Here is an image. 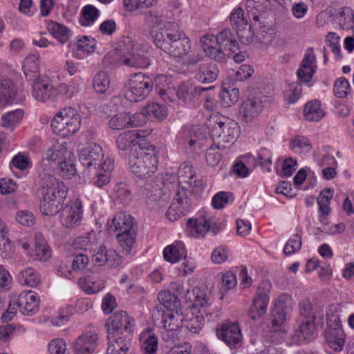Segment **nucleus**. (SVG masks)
I'll return each mask as SVG.
<instances>
[{
  "label": "nucleus",
  "instance_id": "nucleus-1",
  "mask_svg": "<svg viewBox=\"0 0 354 354\" xmlns=\"http://www.w3.org/2000/svg\"><path fill=\"white\" fill-rule=\"evenodd\" d=\"M156 35V46L169 56L178 59L183 65L190 67L202 61L203 57L200 51L192 47L189 38L178 25L165 30L162 35Z\"/></svg>",
  "mask_w": 354,
  "mask_h": 354
},
{
  "label": "nucleus",
  "instance_id": "nucleus-2",
  "mask_svg": "<svg viewBox=\"0 0 354 354\" xmlns=\"http://www.w3.org/2000/svg\"><path fill=\"white\" fill-rule=\"evenodd\" d=\"M179 294H185L186 300L193 302V307L198 309L199 315L185 320L186 328L191 333L198 334L203 326L204 316L208 317L212 315L209 310L212 306L209 291L207 288H193L192 290L187 288L185 292L182 291Z\"/></svg>",
  "mask_w": 354,
  "mask_h": 354
},
{
  "label": "nucleus",
  "instance_id": "nucleus-3",
  "mask_svg": "<svg viewBox=\"0 0 354 354\" xmlns=\"http://www.w3.org/2000/svg\"><path fill=\"white\" fill-rule=\"evenodd\" d=\"M41 197L39 210L43 215H54L59 212L66 198L64 192L60 189L59 183L51 176L42 178L41 187L38 190Z\"/></svg>",
  "mask_w": 354,
  "mask_h": 354
},
{
  "label": "nucleus",
  "instance_id": "nucleus-4",
  "mask_svg": "<svg viewBox=\"0 0 354 354\" xmlns=\"http://www.w3.org/2000/svg\"><path fill=\"white\" fill-rule=\"evenodd\" d=\"M158 149L149 144L129 159V166L133 174L139 178H148L158 169Z\"/></svg>",
  "mask_w": 354,
  "mask_h": 354
},
{
  "label": "nucleus",
  "instance_id": "nucleus-5",
  "mask_svg": "<svg viewBox=\"0 0 354 354\" xmlns=\"http://www.w3.org/2000/svg\"><path fill=\"white\" fill-rule=\"evenodd\" d=\"M116 50L118 51V63L120 64L135 68H147L150 64L149 59L142 51L138 52L129 37L120 39Z\"/></svg>",
  "mask_w": 354,
  "mask_h": 354
},
{
  "label": "nucleus",
  "instance_id": "nucleus-6",
  "mask_svg": "<svg viewBox=\"0 0 354 354\" xmlns=\"http://www.w3.org/2000/svg\"><path fill=\"white\" fill-rule=\"evenodd\" d=\"M204 51L212 59L216 62H223L225 59V52H236L239 50L238 42L229 29L221 31L214 37L216 46L208 44L206 40L208 37H204Z\"/></svg>",
  "mask_w": 354,
  "mask_h": 354
},
{
  "label": "nucleus",
  "instance_id": "nucleus-7",
  "mask_svg": "<svg viewBox=\"0 0 354 354\" xmlns=\"http://www.w3.org/2000/svg\"><path fill=\"white\" fill-rule=\"evenodd\" d=\"M135 319L126 311L118 310L110 316L105 324L107 338L114 336L131 337L135 330Z\"/></svg>",
  "mask_w": 354,
  "mask_h": 354
},
{
  "label": "nucleus",
  "instance_id": "nucleus-8",
  "mask_svg": "<svg viewBox=\"0 0 354 354\" xmlns=\"http://www.w3.org/2000/svg\"><path fill=\"white\" fill-rule=\"evenodd\" d=\"M152 79L142 73H135L130 80L125 97L130 102H138L145 99L151 91Z\"/></svg>",
  "mask_w": 354,
  "mask_h": 354
},
{
  "label": "nucleus",
  "instance_id": "nucleus-9",
  "mask_svg": "<svg viewBox=\"0 0 354 354\" xmlns=\"http://www.w3.org/2000/svg\"><path fill=\"white\" fill-rule=\"evenodd\" d=\"M238 134L237 122L229 118L217 122L212 130L213 140L217 143L216 147L222 150L226 148L225 143H232Z\"/></svg>",
  "mask_w": 354,
  "mask_h": 354
},
{
  "label": "nucleus",
  "instance_id": "nucleus-10",
  "mask_svg": "<svg viewBox=\"0 0 354 354\" xmlns=\"http://www.w3.org/2000/svg\"><path fill=\"white\" fill-rule=\"evenodd\" d=\"M40 298L39 295L32 291H23L19 295H13L10 303V308L15 311V306L19 312L26 316L35 315L39 308Z\"/></svg>",
  "mask_w": 354,
  "mask_h": 354
},
{
  "label": "nucleus",
  "instance_id": "nucleus-11",
  "mask_svg": "<svg viewBox=\"0 0 354 354\" xmlns=\"http://www.w3.org/2000/svg\"><path fill=\"white\" fill-rule=\"evenodd\" d=\"M216 334L230 349H237L242 346L243 335L238 322H227L218 324Z\"/></svg>",
  "mask_w": 354,
  "mask_h": 354
},
{
  "label": "nucleus",
  "instance_id": "nucleus-12",
  "mask_svg": "<svg viewBox=\"0 0 354 354\" xmlns=\"http://www.w3.org/2000/svg\"><path fill=\"white\" fill-rule=\"evenodd\" d=\"M30 82L32 87V95L38 102H45L55 97L57 93H65L66 91V85L64 82L53 86L41 77Z\"/></svg>",
  "mask_w": 354,
  "mask_h": 354
},
{
  "label": "nucleus",
  "instance_id": "nucleus-13",
  "mask_svg": "<svg viewBox=\"0 0 354 354\" xmlns=\"http://www.w3.org/2000/svg\"><path fill=\"white\" fill-rule=\"evenodd\" d=\"M144 16L145 23L148 26L153 43L156 41V37H158L156 34L162 35L165 30L177 25L168 21L167 17L158 10H148L144 13Z\"/></svg>",
  "mask_w": 354,
  "mask_h": 354
},
{
  "label": "nucleus",
  "instance_id": "nucleus-14",
  "mask_svg": "<svg viewBox=\"0 0 354 354\" xmlns=\"http://www.w3.org/2000/svg\"><path fill=\"white\" fill-rule=\"evenodd\" d=\"M98 333L90 327L77 337L71 344L73 354H93L98 345Z\"/></svg>",
  "mask_w": 354,
  "mask_h": 354
},
{
  "label": "nucleus",
  "instance_id": "nucleus-15",
  "mask_svg": "<svg viewBox=\"0 0 354 354\" xmlns=\"http://www.w3.org/2000/svg\"><path fill=\"white\" fill-rule=\"evenodd\" d=\"M270 288V284L266 281H262L259 286L248 312L249 316L252 319H257L266 313Z\"/></svg>",
  "mask_w": 354,
  "mask_h": 354
},
{
  "label": "nucleus",
  "instance_id": "nucleus-16",
  "mask_svg": "<svg viewBox=\"0 0 354 354\" xmlns=\"http://www.w3.org/2000/svg\"><path fill=\"white\" fill-rule=\"evenodd\" d=\"M103 158L102 149L96 143H91L79 150V160L87 168L99 167Z\"/></svg>",
  "mask_w": 354,
  "mask_h": 354
},
{
  "label": "nucleus",
  "instance_id": "nucleus-17",
  "mask_svg": "<svg viewBox=\"0 0 354 354\" xmlns=\"http://www.w3.org/2000/svg\"><path fill=\"white\" fill-rule=\"evenodd\" d=\"M317 70L316 56L313 48H308L301 60L297 75L300 81L308 83Z\"/></svg>",
  "mask_w": 354,
  "mask_h": 354
},
{
  "label": "nucleus",
  "instance_id": "nucleus-18",
  "mask_svg": "<svg viewBox=\"0 0 354 354\" xmlns=\"http://www.w3.org/2000/svg\"><path fill=\"white\" fill-rule=\"evenodd\" d=\"M187 227L192 235L202 237L207 232H210L213 235H215L220 230L212 219L206 218L205 217L196 220L189 218L187 221Z\"/></svg>",
  "mask_w": 354,
  "mask_h": 354
},
{
  "label": "nucleus",
  "instance_id": "nucleus-19",
  "mask_svg": "<svg viewBox=\"0 0 354 354\" xmlns=\"http://www.w3.org/2000/svg\"><path fill=\"white\" fill-rule=\"evenodd\" d=\"M263 110L261 100L258 97L245 100L239 107V117L245 123H250L258 117Z\"/></svg>",
  "mask_w": 354,
  "mask_h": 354
},
{
  "label": "nucleus",
  "instance_id": "nucleus-20",
  "mask_svg": "<svg viewBox=\"0 0 354 354\" xmlns=\"http://www.w3.org/2000/svg\"><path fill=\"white\" fill-rule=\"evenodd\" d=\"M117 147L122 151L127 150L130 147L138 145L140 150L149 145L138 131H127L120 134L116 139Z\"/></svg>",
  "mask_w": 354,
  "mask_h": 354
},
{
  "label": "nucleus",
  "instance_id": "nucleus-21",
  "mask_svg": "<svg viewBox=\"0 0 354 354\" xmlns=\"http://www.w3.org/2000/svg\"><path fill=\"white\" fill-rule=\"evenodd\" d=\"M181 315L182 313H170L168 319H167L165 326L160 327L162 328L161 335L164 341H174L178 338L179 330L183 322Z\"/></svg>",
  "mask_w": 354,
  "mask_h": 354
},
{
  "label": "nucleus",
  "instance_id": "nucleus-22",
  "mask_svg": "<svg viewBox=\"0 0 354 354\" xmlns=\"http://www.w3.org/2000/svg\"><path fill=\"white\" fill-rule=\"evenodd\" d=\"M189 211V203L186 196L176 193V197L166 212V216L171 221H175L185 216Z\"/></svg>",
  "mask_w": 354,
  "mask_h": 354
},
{
  "label": "nucleus",
  "instance_id": "nucleus-23",
  "mask_svg": "<svg viewBox=\"0 0 354 354\" xmlns=\"http://www.w3.org/2000/svg\"><path fill=\"white\" fill-rule=\"evenodd\" d=\"M219 74L218 66L214 62L199 65L196 71L195 79L201 83L209 84L214 82Z\"/></svg>",
  "mask_w": 354,
  "mask_h": 354
},
{
  "label": "nucleus",
  "instance_id": "nucleus-24",
  "mask_svg": "<svg viewBox=\"0 0 354 354\" xmlns=\"http://www.w3.org/2000/svg\"><path fill=\"white\" fill-rule=\"evenodd\" d=\"M66 142H63L59 145L55 146L48 153V159L57 165V170L62 173V176L64 178L66 175Z\"/></svg>",
  "mask_w": 354,
  "mask_h": 354
},
{
  "label": "nucleus",
  "instance_id": "nucleus-25",
  "mask_svg": "<svg viewBox=\"0 0 354 354\" xmlns=\"http://www.w3.org/2000/svg\"><path fill=\"white\" fill-rule=\"evenodd\" d=\"M68 207V229L79 227L84 218V209L81 200L76 198L71 201Z\"/></svg>",
  "mask_w": 354,
  "mask_h": 354
},
{
  "label": "nucleus",
  "instance_id": "nucleus-26",
  "mask_svg": "<svg viewBox=\"0 0 354 354\" xmlns=\"http://www.w3.org/2000/svg\"><path fill=\"white\" fill-rule=\"evenodd\" d=\"M212 88V86L203 87L183 84L179 86L177 91V95L178 97L182 98L185 102L188 100L194 101L196 98H199L201 97L204 98V95H207V92Z\"/></svg>",
  "mask_w": 354,
  "mask_h": 354
},
{
  "label": "nucleus",
  "instance_id": "nucleus-27",
  "mask_svg": "<svg viewBox=\"0 0 354 354\" xmlns=\"http://www.w3.org/2000/svg\"><path fill=\"white\" fill-rule=\"evenodd\" d=\"M345 336L342 328L326 329L324 334L326 344L336 352L342 350L345 344Z\"/></svg>",
  "mask_w": 354,
  "mask_h": 354
},
{
  "label": "nucleus",
  "instance_id": "nucleus-28",
  "mask_svg": "<svg viewBox=\"0 0 354 354\" xmlns=\"http://www.w3.org/2000/svg\"><path fill=\"white\" fill-rule=\"evenodd\" d=\"M133 218L131 215L125 212H119L112 219L109 227V232H124L134 230Z\"/></svg>",
  "mask_w": 354,
  "mask_h": 354
},
{
  "label": "nucleus",
  "instance_id": "nucleus-29",
  "mask_svg": "<svg viewBox=\"0 0 354 354\" xmlns=\"http://www.w3.org/2000/svg\"><path fill=\"white\" fill-rule=\"evenodd\" d=\"M24 72L28 81L38 80L39 75V55L37 54L28 55L24 62Z\"/></svg>",
  "mask_w": 354,
  "mask_h": 354
},
{
  "label": "nucleus",
  "instance_id": "nucleus-30",
  "mask_svg": "<svg viewBox=\"0 0 354 354\" xmlns=\"http://www.w3.org/2000/svg\"><path fill=\"white\" fill-rule=\"evenodd\" d=\"M131 337L114 336L109 339L106 354H126L130 346Z\"/></svg>",
  "mask_w": 354,
  "mask_h": 354
},
{
  "label": "nucleus",
  "instance_id": "nucleus-31",
  "mask_svg": "<svg viewBox=\"0 0 354 354\" xmlns=\"http://www.w3.org/2000/svg\"><path fill=\"white\" fill-rule=\"evenodd\" d=\"M158 299L160 304L164 306L169 313H182L180 300L169 291H161L158 295Z\"/></svg>",
  "mask_w": 354,
  "mask_h": 354
},
{
  "label": "nucleus",
  "instance_id": "nucleus-32",
  "mask_svg": "<svg viewBox=\"0 0 354 354\" xmlns=\"http://www.w3.org/2000/svg\"><path fill=\"white\" fill-rule=\"evenodd\" d=\"M15 89L10 80H0V108L10 104L15 97Z\"/></svg>",
  "mask_w": 354,
  "mask_h": 354
},
{
  "label": "nucleus",
  "instance_id": "nucleus-33",
  "mask_svg": "<svg viewBox=\"0 0 354 354\" xmlns=\"http://www.w3.org/2000/svg\"><path fill=\"white\" fill-rule=\"evenodd\" d=\"M291 299L288 295H281L276 302L275 308L272 311L271 322L273 326H281L286 321V313L284 312L285 302L290 301Z\"/></svg>",
  "mask_w": 354,
  "mask_h": 354
},
{
  "label": "nucleus",
  "instance_id": "nucleus-34",
  "mask_svg": "<svg viewBox=\"0 0 354 354\" xmlns=\"http://www.w3.org/2000/svg\"><path fill=\"white\" fill-rule=\"evenodd\" d=\"M20 284L29 287H35L40 282V275L31 267L21 270L17 276Z\"/></svg>",
  "mask_w": 354,
  "mask_h": 354
},
{
  "label": "nucleus",
  "instance_id": "nucleus-35",
  "mask_svg": "<svg viewBox=\"0 0 354 354\" xmlns=\"http://www.w3.org/2000/svg\"><path fill=\"white\" fill-rule=\"evenodd\" d=\"M163 255L167 261L174 263L178 262L183 256H185V249L181 242L176 241L164 249Z\"/></svg>",
  "mask_w": 354,
  "mask_h": 354
},
{
  "label": "nucleus",
  "instance_id": "nucleus-36",
  "mask_svg": "<svg viewBox=\"0 0 354 354\" xmlns=\"http://www.w3.org/2000/svg\"><path fill=\"white\" fill-rule=\"evenodd\" d=\"M35 255L38 260L46 261L51 257V250L48 245L44 236L41 233H36L35 235Z\"/></svg>",
  "mask_w": 354,
  "mask_h": 354
},
{
  "label": "nucleus",
  "instance_id": "nucleus-37",
  "mask_svg": "<svg viewBox=\"0 0 354 354\" xmlns=\"http://www.w3.org/2000/svg\"><path fill=\"white\" fill-rule=\"evenodd\" d=\"M144 114L150 120L162 121L167 115V109L164 104L151 102L144 107Z\"/></svg>",
  "mask_w": 354,
  "mask_h": 354
},
{
  "label": "nucleus",
  "instance_id": "nucleus-38",
  "mask_svg": "<svg viewBox=\"0 0 354 354\" xmlns=\"http://www.w3.org/2000/svg\"><path fill=\"white\" fill-rule=\"evenodd\" d=\"M315 332L313 320H307L302 322L298 330L295 331L294 341L297 344H301L311 338Z\"/></svg>",
  "mask_w": 354,
  "mask_h": 354
},
{
  "label": "nucleus",
  "instance_id": "nucleus-39",
  "mask_svg": "<svg viewBox=\"0 0 354 354\" xmlns=\"http://www.w3.org/2000/svg\"><path fill=\"white\" fill-rule=\"evenodd\" d=\"M178 175V184L182 186L183 189L191 190L196 186L195 177L192 173L191 167L187 164L180 166Z\"/></svg>",
  "mask_w": 354,
  "mask_h": 354
},
{
  "label": "nucleus",
  "instance_id": "nucleus-40",
  "mask_svg": "<svg viewBox=\"0 0 354 354\" xmlns=\"http://www.w3.org/2000/svg\"><path fill=\"white\" fill-rule=\"evenodd\" d=\"M304 113L306 120L311 122L319 121L324 115L320 102L318 100L308 102L304 106Z\"/></svg>",
  "mask_w": 354,
  "mask_h": 354
},
{
  "label": "nucleus",
  "instance_id": "nucleus-41",
  "mask_svg": "<svg viewBox=\"0 0 354 354\" xmlns=\"http://www.w3.org/2000/svg\"><path fill=\"white\" fill-rule=\"evenodd\" d=\"M290 149L301 154H307L313 149L310 140L304 136H296L290 141Z\"/></svg>",
  "mask_w": 354,
  "mask_h": 354
},
{
  "label": "nucleus",
  "instance_id": "nucleus-42",
  "mask_svg": "<svg viewBox=\"0 0 354 354\" xmlns=\"http://www.w3.org/2000/svg\"><path fill=\"white\" fill-rule=\"evenodd\" d=\"M65 111L64 108L59 111L51 122V128L53 133L63 138L66 136V120L65 119L66 113L64 114Z\"/></svg>",
  "mask_w": 354,
  "mask_h": 354
},
{
  "label": "nucleus",
  "instance_id": "nucleus-43",
  "mask_svg": "<svg viewBox=\"0 0 354 354\" xmlns=\"http://www.w3.org/2000/svg\"><path fill=\"white\" fill-rule=\"evenodd\" d=\"M333 196V192L330 188H326L319 193L317 197V204L320 216H327L330 213L331 209L329 205Z\"/></svg>",
  "mask_w": 354,
  "mask_h": 354
},
{
  "label": "nucleus",
  "instance_id": "nucleus-44",
  "mask_svg": "<svg viewBox=\"0 0 354 354\" xmlns=\"http://www.w3.org/2000/svg\"><path fill=\"white\" fill-rule=\"evenodd\" d=\"M76 160L75 154L70 152L68 156V184L71 185V187H76L77 184L82 185L84 183V179L79 175H76V168L75 167L74 161Z\"/></svg>",
  "mask_w": 354,
  "mask_h": 354
},
{
  "label": "nucleus",
  "instance_id": "nucleus-45",
  "mask_svg": "<svg viewBox=\"0 0 354 354\" xmlns=\"http://www.w3.org/2000/svg\"><path fill=\"white\" fill-rule=\"evenodd\" d=\"M220 97L224 106H231L238 101L239 90L236 87L223 88L221 91Z\"/></svg>",
  "mask_w": 354,
  "mask_h": 354
},
{
  "label": "nucleus",
  "instance_id": "nucleus-46",
  "mask_svg": "<svg viewBox=\"0 0 354 354\" xmlns=\"http://www.w3.org/2000/svg\"><path fill=\"white\" fill-rule=\"evenodd\" d=\"M110 78L105 71H99L93 77V86L98 93H104L109 88Z\"/></svg>",
  "mask_w": 354,
  "mask_h": 354
},
{
  "label": "nucleus",
  "instance_id": "nucleus-47",
  "mask_svg": "<svg viewBox=\"0 0 354 354\" xmlns=\"http://www.w3.org/2000/svg\"><path fill=\"white\" fill-rule=\"evenodd\" d=\"M116 239L121 248L128 253L136 243L135 230L119 232L116 234Z\"/></svg>",
  "mask_w": 354,
  "mask_h": 354
},
{
  "label": "nucleus",
  "instance_id": "nucleus-48",
  "mask_svg": "<svg viewBox=\"0 0 354 354\" xmlns=\"http://www.w3.org/2000/svg\"><path fill=\"white\" fill-rule=\"evenodd\" d=\"M24 116V111L21 109H16L12 111L8 112L2 116L1 126L6 128L13 129L17 124L20 122Z\"/></svg>",
  "mask_w": 354,
  "mask_h": 354
},
{
  "label": "nucleus",
  "instance_id": "nucleus-49",
  "mask_svg": "<svg viewBox=\"0 0 354 354\" xmlns=\"http://www.w3.org/2000/svg\"><path fill=\"white\" fill-rule=\"evenodd\" d=\"M80 24L83 26L92 25L100 15V11L93 5L85 6L82 10Z\"/></svg>",
  "mask_w": 354,
  "mask_h": 354
},
{
  "label": "nucleus",
  "instance_id": "nucleus-50",
  "mask_svg": "<svg viewBox=\"0 0 354 354\" xmlns=\"http://www.w3.org/2000/svg\"><path fill=\"white\" fill-rule=\"evenodd\" d=\"M49 32L62 44L66 42V27L55 21H50L47 25Z\"/></svg>",
  "mask_w": 354,
  "mask_h": 354
},
{
  "label": "nucleus",
  "instance_id": "nucleus-51",
  "mask_svg": "<svg viewBox=\"0 0 354 354\" xmlns=\"http://www.w3.org/2000/svg\"><path fill=\"white\" fill-rule=\"evenodd\" d=\"M80 287L88 294H95L104 288V283L101 281H94L89 277L80 278L78 279Z\"/></svg>",
  "mask_w": 354,
  "mask_h": 354
},
{
  "label": "nucleus",
  "instance_id": "nucleus-52",
  "mask_svg": "<svg viewBox=\"0 0 354 354\" xmlns=\"http://www.w3.org/2000/svg\"><path fill=\"white\" fill-rule=\"evenodd\" d=\"M171 313L168 311H165V308L164 306L160 304L156 305L151 313L152 319L154 324L158 326H165V323L167 322V319H168Z\"/></svg>",
  "mask_w": 354,
  "mask_h": 354
},
{
  "label": "nucleus",
  "instance_id": "nucleus-53",
  "mask_svg": "<svg viewBox=\"0 0 354 354\" xmlns=\"http://www.w3.org/2000/svg\"><path fill=\"white\" fill-rule=\"evenodd\" d=\"M272 158L271 151L266 148H262L258 152L256 164L259 165L263 170L270 172L272 165Z\"/></svg>",
  "mask_w": 354,
  "mask_h": 354
},
{
  "label": "nucleus",
  "instance_id": "nucleus-54",
  "mask_svg": "<svg viewBox=\"0 0 354 354\" xmlns=\"http://www.w3.org/2000/svg\"><path fill=\"white\" fill-rule=\"evenodd\" d=\"M81 126V117L73 108H68V133H76Z\"/></svg>",
  "mask_w": 354,
  "mask_h": 354
},
{
  "label": "nucleus",
  "instance_id": "nucleus-55",
  "mask_svg": "<svg viewBox=\"0 0 354 354\" xmlns=\"http://www.w3.org/2000/svg\"><path fill=\"white\" fill-rule=\"evenodd\" d=\"M141 194L151 201H157L160 199L162 190L158 185L151 183H145L140 188Z\"/></svg>",
  "mask_w": 354,
  "mask_h": 354
},
{
  "label": "nucleus",
  "instance_id": "nucleus-56",
  "mask_svg": "<svg viewBox=\"0 0 354 354\" xmlns=\"http://www.w3.org/2000/svg\"><path fill=\"white\" fill-rule=\"evenodd\" d=\"M114 191L118 199L124 204H129L133 199V196L131 190L123 183H120L115 185Z\"/></svg>",
  "mask_w": 354,
  "mask_h": 354
},
{
  "label": "nucleus",
  "instance_id": "nucleus-57",
  "mask_svg": "<svg viewBox=\"0 0 354 354\" xmlns=\"http://www.w3.org/2000/svg\"><path fill=\"white\" fill-rule=\"evenodd\" d=\"M206 130L205 127L201 128L196 127L192 129L190 138L188 141L189 146L191 148L194 147L196 145L201 146V142L206 138Z\"/></svg>",
  "mask_w": 354,
  "mask_h": 354
},
{
  "label": "nucleus",
  "instance_id": "nucleus-58",
  "mask_svg": "<svg viewBox=\"0 0 354 354\" xmlns=\"http://www.w3.org/2000/svg\"><path fill=\"white\" fill-rule=\"evenodd\" d=\"M326 42L334 53L335 59H340L342 55L340 53L339 37L335 32H330L326 37Z\"/></svg>",
  "mask_w": 354,
  "mask_h": 354
},
{
  "label": "nucleus",
  "instance_id": "nucleus-59",
  "mask_svg": "<svg viewBox=\"0 0 354 354\" xmlns=\"http://www.w3.org/2000/svg\"><path fill=\"white\" fill-rule=\"evenodd\" d=\"M128 113H122L111 118L109 121V126L114 130H122L129 128L128 125Z\"/></svg>",
  "mask_w": 354,
  "mask_h": 354
},
{
  "label": "nucleus",
  "instance_id": "nucleus-60",
  "mask_svg": "<svg viewBox=\"0 0 354 354\" xmlns=\"http://www.w3.org/2000/svg\"><path fill=\"white\" fill-rule=\"evenodd\" d=\"M326 329L342 328L340 316L336 308H330L326 312Z\"/></svg>",
  "mask_w": 354,
  "mask_h": 354
},
{
  "label": "nucleus",
  "instance_id": "nucleus-61",
  "mask_svg": "<svg viewBox=\"0 0 354 354\" xmlns=\"http://www.w3.org/2000/svg\"><path fill=\"white\" fill-rule=\"evenodd\" d=\"M236 30L237 37L243 44L248 45L253 41L254 33L252 31L251 26L248 23L244 26H239Z\"/></svg>",
  "mask_w": 354,
  "mask_h": 354
},
{
  "label": "nucleus",
  "instance_id": "nucleus-62",
  "mask_svg": "<svg viewBox=\"0 0 354 354\" xmlns=\"http://www.w3.org/2000/svg\"><path fill=\"white\" fill-rule=\"evenodd\" d=\"M350 90V85L345 77L338 78L334 84V93L339 98L347 96Z\"/></svg>",
  "mask_w": 354,
  "mask_h": 354
},
{
  "label": "nucleus",
  "instance_id": "nucleus-63",
  "mask_svg": "<svg viewBox=\"0 0 354 354\" xmlns=\"http://www.w3.org/2000/svg\"><path fill=\"white\" fill-rule=\"evenodd\" d=\"M95 48V41L94 39L89 38L87 36H83L77 40V50L84 53H90Z\"/></svg>",
  "mask_w": 354,
  "mask_h": 354
},
{
  "label": "nucleus",
  "instance_id": "nucleus-64",
  "mask_svg": "<svg viewBox=\"0 0 354 354\" xmlns=\"http://www.w3.org/2000/svg\"><path fill=\"white\" fill-rule=\"evenodd\" d=\"M66 344L63 339H52L48 344V351L50 354H65Z\"/></svg>",
  "mask_w": 354,
  "mask_h": 354
}]
</instances>
